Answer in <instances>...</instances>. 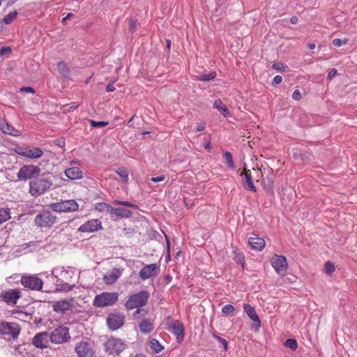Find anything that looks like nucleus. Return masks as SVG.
Instances as JSON below:
<instances>
[{
  "mask_svg": "<svg viewBox=\"0 0 357 357\" xmlns=\"http://www.w3.org/2000/svg\"><path fill=\"white\" fill-rule=\"evenodd\" d=\"M205 129V123H202L199 124L197 127V131H202Z\"/></svg>",
  "mask_w": 357,
  "mask_h": 357,
  "instance_id": "052dcab7",
  "label": "nucleus"
},
{
  "mask_svg": "<svg viewBox=\"0 0 357 357\" xmlns=\"http://www.w3.org/2000/svg\"><path fill=\"white\" fill-rule=\"evenodd\" d=\"M52 185L51 180L39 178L31 181L29 183V192L35 197L45 193Z\"/></svg>",
  "mask_w": 357,
  "mask_h": 357,
  "instance_id": "20e7f679",
  "label": "nucleus"
},
{
  "mask_svg": "<svg viewBox=\"0 0 357 357\" xmlns=\"http://www.w3.org/2000/svg\"><path fill=\"white\" fill-rule=\"evenodd\" d=\"M298 19L296 16H294V17H291V19H290V22L291 24H296L298 22Z\"/></svg>",
  "mask_w": 357,
  "mask_h": 357,
  "instance_id": "e2e57ef3",
  "label": "nucleus"
},
{
  "mask_svg": "<svg viewBox=\"0 0 357 357\" xmlns=\"http://www.w3.org/2000/svg\"><path fill=\"white\" fill-rule=\"evenodd\" d=\"M116 90L114 83H109L106 86V91L107 92H113Z\"/></svg>",
  "mask_w": 357,
  "mask_h": 357,
  "instance_id": "4d7b16f0",
  "label": "nucleus"
},
{
  "mask_svg": "<svg viewBox=\"0 0 357 357\" xmlns=\"http://www.w3.org/2000/svg\"><path fill=\"white\" fill-rule=\"evenodd\" d=\"M17 15V12L16 10L10 13L7 15H6L3 19V21L6 24H10L15 18H16Z\"/></svg>",
  "mask_w": 357,
  "mask_h": 357,
  "instance_id": "e433bc0d",
  "label": "nucleus"
},
{
  "mask_svg": "<svg viewBox=\"0 0 357 357\" xmlns=\"http://www.w3.org/2000/svg\"><path fill=\"white\" fill-rule=\"evenodd\" d=\"M150 294L146 290H142L137 293L130 295L125 303V307L128 310L136 309L133 313L135 319L139 318V315H146L148 311L143 309L142 307L145 306L149 301Z\"/></svg>",
  "mask_w": 357,
  "mask_h": 357,
  "instance_id": "f257e3e1",
  "label": "nucleus"
},
{
  "mask_svg": "<svg viewBox=\"0 0 357 357\" xmlns=\"http://www.w3.org/2000/svg\"><path fill=\"white\" fill-rule=\"evenodd\" d=\"M70 303L66 301H57L53 305V310L55 312H63L69 310Z\"/></svg>",
  "mask_w": 357,
  "mask_h": 357,
  "instance_id": "c85d7f7f",
  "label": "nucleus"
},
{
  "mask_svg": "<svg viewBox=\"0 0 357 357\" xmlns=\"http://www.w3.org/2000/svg\"><path fill=\"white\" fill-rule=\"evenodd\" d=\"M109 213L119 218H129L132 215V211L130 210L123 208H113L112 206Z\"/></svg>",
  "mask_w": 357,
  "mask_h": 357,
  "instance_id": "393cba45",
  "label": "nucleus"
},
{
  "mask_svg": "<svg viewBox=\"0 0 357 357\" xmlns=\"http://www.w3.org/2000/svg\"><path fill=\"white\" fill-rule=\"evenodd\" d=\"M212 335H213V337L215 339H216L223 346L225 350H227V341L225 339H224V338L217 335L215 333H213Z\"/></svg>",
  "mask_w": 357,
  "mask_h": 357,
  "instance_id": "c03bdc74",
  "label": "nucleus"
},
{
  "mask_svg": "<svg viewBox=\"0 0 357 357\" xmlns=\"http://www.w3.org/2000/svg\"><path fill=\"white\" fill-rule=\"evenodd\" d=\"M273 68L275 70H281L284 69V66L282 63L278 62L273 63Z\"/></svg>",
  "mask_w": 357,
  "mask_h": 357,
  "instance_id": "5fc2aeb1",
  "label": "nucleus"
},
{
  "mask_svg": "<svg viewBox=\"0 0 357 357\" xmlns=\"http://www.w3.org/2000/svg\"><path fill=\"white\" fill-rule=\"evenodd\" d=\"M284 346L292 350H296L298 347V344L296 340L289 338L285 341Z\"/></svg>",
  "mask_w": 357,
  "mask_h": 357,
  "instance_id": "4c0bfd02",
  "label": "nucleus"
},
{
  "mask_svg": "<svg viewBox=\"0 0 357 357\" xmlns=\"http://www.w3.org/2000/svg\"><path fill=\"white\" fill-rule=\"evenodd\" d=\"M50 335L47 332L37 333L32 340V344L37 348H47L49 344Z\"/></svg>",
  "mask_w": 357,
  "mask_h": 357,
  "instance_id": "6ab92c4d",
  "label": "nucleus"
},
{
  "mask_svg": "<svg viewBox=\"0 0 357 357\" xmlns=\"http://www.w3.org/2000/svg\"><path fill=\"white\" fill-rule=\"evenodd\" d=\"M58 70L60 72L61 74H62L63 76L66 77L69 75V70L67 67V65L66 63L61 61L58 63Z\"/></svg>",
  "mask_w": 357,
  "mask_h": 357,
  "instance_id": "c9c22d12",
  "label": "nucleus"
},
{
  "mask_svg": "<svg viewBox=\"0 0 357 357\" xmlns=\"http://www.w3.org/2000/svg\"><path fill=\"white\" fill-rule=\"evenodd\" d=\"M248 243L253 249L257 250H261L266 244L264 239L259 237L250 238Z\"/></svg>",
  "mask_w": 357,
  "mask_h": 357,
  "instance_id": "bb28decb",
  "label": "nucleus"
},
{
  "mask_svg": "<svg viewBox=\"0 0 357 357\" xmlns=\"http://www.w3.org/2000/svg\"><path fill=\"white\" fill-rule=\"evenodd\" d=\"M118 298L119 294L116 292H102L95 296L93 305L96 307L110 306L114 305Z\"/></svg>",
  "mask_w": 357,
  "mask_h": 357,
  "instance_id": "39448f33",
  "label": "nucleus"
},
{
  "mask_svg": "<svg viewBox=\"0 0 357 357\" xmlns=\"http://www.w3.org/2000/svg\"><path fill=\"white\" fill-rule=\"evenodd\" d=\"M125 321V317L121 313H111L107 318V325L109 328L115 331L121 328Z\"/></svg>",
  "mask_w": 357,
  "mask_h": 357,
  "instance_id": "dca6fc26",
  "label": "nucleus"
},
{
  "mask_svg": "<svg viewBox=\"0 0 357 357\" xmlns=\"http://www.w3.org/2000/svg\"><path fill=\"white\" fill-rule=\"evenodd\" d=\"M335 270V267L334 264L331 261H327L325 264V271L326 273L331 275Z\"/></svg>",
  "mask_w": 357,
  "mask_h": 357,
  "instance_id": "58836bf2",
  "label": "nucleus"
},
{
  "mask_svg": "<svg viewBox=\"0 0 357 357\" xmlns=\"http://www.w3.org/2000/svg\"><path fill=\"white\" fill-rule=\"evenodd\" d=\"M112 206L105 202H98L95 204V209L98 211L102 212L107 211L110 213Z\"/></svg>",
  "mask_w": 357,
  "mask_h": 357,
  "instance_id": "7c9ffc66",
  "label": "nucleus"
},
{
  "mask_svg": "<svg viewBox=\"0 0 357 357\" xmlns=\"http://www.w3.org/2000/svg\"><path fill=\"white\" fill-rule=\"evenodd\" d=\"M282 82V77L281 75H276L273 78L272 84L273 85L278 84H280Z\"/></svg>",
  "mask_w": 357,
  "mask_h": 357,
  "instance_id": "864d4df0",
  "label": "nucleus"
},
{
  "mask_svg": "<svg viewBox=\"0 0 357 357\" xmlns=\"http://www.w3.org/2000/svg\"><path fill=\"white\" fill-rule=\"evenodd\" d=\"M292 98L296 100H299L301 98V94L299 90H295L292 94Z\"/></svg>",
  "mask_w": 357,
  "mask_h": 357,
  "instance_id": "603ef678",
  "label": "nucleus"
},
{
  "mask_svg": "<svg viewBox=\"0 0 357 357\" xmlns=\"http://www.w3.org/2000/svg\"><path fill=\"white\" fill-rule=\"evenodd\" d=\"M116 174L121 178L123 182L127 183L129 181V174L128 171L124 168L121 167L119 168L116 171Z\"/></svg>",
  "mask_w": 357,
  "mask_h": 357,
  "instance_id": "473e14b6",
  "label": "nucleus"
},
{
  "mask_svg": "<svg viewBox=\"0 0 357 357\" xmlns=\"http://www.w3.org/2000/svg\"><path fill=\"white\" fill-rule=\"evenodd\" d=\"M167 47L169 48L170 47V43H171L170 40H167Z\"/></svg>",
  "mask_w": 357,
  "mask_h": 357,
  "instance_id": "774afa93",
  "label": "nucleus"
},
{
  "mask_svg": "<svg viewBox=\"0 0 357 357\" xmlns=\"http://www.w3.org/2000/svg\"><path fill=\"white\" fill-rule=\"evenodd\" d=\"M104 350L109 356H119L126 349V343L120 338L111 337L103 344Z\"/></svg>",
  "mask_w": 357,
  "mask_h": 357,
  "instance_id": "f03ea898",
  "label": "nucleus"
},
{
  "mask_svg": "<svg viewBox=\"0 0 357 357\" xmlns=\"http://www.w3.org/2000/svg\"><path fill=\"white\" fill-rule=\"evenodd\" d=\"M79 105H77L76 102H72L69 105H65V109L66 112H72L74 109H77Z\"/></svg>",
  "mask_w": 357,
  "mask_h": 357,
  "instance_id": "de8ad7c7",
  "label": "nucleus"
},
{
  "mask_svg": "<svg viewBox=\"0 0 357 357\" xmlns=\"http://www.w3.org/2000/svg\"><path fill=\"white\" fill-rule=\"evenodd\" d=\"M70 338L69 328L63 326L54 329L50 335V340L54 344H63L68 341Z\"/></svg>",
  "mask_w": 357,
  "mask_h": 357,
  "instance_id": "6e6552de",
  "label": "nucleus"
},
{
  "mask_svg": "<svg viewBox=\"0 0 357 357\" xmlns=\"http://www.w3.org/2000/svg\"><path fill=\"white\" fill-rule=\"evenodd\" d=\"M14 151L21 156L30 159H38L43 155V150L37 147L16 146Z\"/></svg>",
  "mask_w": 357,
  "mask_h": 357,
  "instance_id": "1a4fd4ad",
  "label": "nucleus"
},
{
  "mask_svg": "<svg viewBox=\"0 0 357 357\" xmlns=\"http://www.w3.org/2000/svg\"><path fill=\"white\" fill-rule=\"evenodd\" d=\"M271 263L275 272L281 275L284 276L288 269V263L286 257L283 255H275L271 259Z\"/></svg>",
  "mask_w": 357,
  "mask_h": 357,
  "instance_id": "f8f14e48",
  "label": "nucleus"
},
{
  "mask_svg": "<svg viewBox=\"0 0 357 357\" xmlns=\"http://www.w3.org/2000/svg\"><path fill=\"white\" fill-rule=\"evenodd\" d=\"M216 77V73L211 71L208 73L201 74L197 77V80L200 81H211Z\"/></svg>",
  "mask_w": 357,
  "mask_h": 357,
  "instance_id": "2f4dec72",
  "label": "nucleus"
},
{
  "mask_svg": "<svg viewBox=\"0 0 357 357\" xmlns=\"http://www.w3.org/2000/svg\"><path fill=\"white\" fill-rule=\"evenodd\" d=\"M102 229V222L98 219H92L85 223L82 224L78 228V231L80 232H95Z\"/></svg>",
  "mask_w": 357,
  "mask_h": 357,
  "instance_id": "f3484780",
  "label": "nucleus"
},
{
  "mask_svg": "<svg viewBox=\"0 0 357 357\" xmlns=\"http://www.w3.org/2000/svg\"><path fill=\"white\" fill-rule=\"evenodd\" d=\"M213 107L218 109L220 114L225 117H228L230 116V113L227 107L223 104L220 99H217L214 101Z\"/></svg>",
  "mask_w": 357,
  "mask_h": 357,
  "instance_id": "cd10ccee",
  "label": "nucleus"
},
{
  "mask_svg": "<svg viewBox=\"0 0 357 357\" xmlns=\"http://www.w3.org/2000/svg\"><path fill=\"white\" fill-rule=\"evenodd\" d=\"M0 130L3 133L18 137L21 135L20 132L10 125L4 118H0Z\"/></svg>",
  "mask_w": 357,
  "mask_h": 357,
  "instance_id": "412c9836",
  "label": "nucleus"
},
{
  "mask_svg": "<svg viewBox=\"0 0 357 357\" xmlns=\"http://www.w3.org/2000/svg\"><path fill=\"white\" fill-rule=\"evenodd\" d=\"M113 203L114 204L122 205L124 206L137 208V206L136 204L127 201L114 200Z\"/></svg>",
  "mask_w": 357,
  "mask_h": 357,
  "instance_id": "ea45409f",
  "label": "nucleus"
},
{
  "mask_svg": "<svg viewBox=\"0 0 357 357\" xmlns=\"http://www.w3.org/2000/svg\"><path fill=\"white\" fill-rule=\"evenodd\" d=\"M183 202H184L185 206L188 209L191 208L195 205L193 199H190V198H184Z\"/></svg>",
  "mask_w": 357,
  "mask_h": 357,
  "instance_id": "49530a36",
  "label": "nucleus"
},
{
  "mask_svg": "<svg viewBox=\"0 0 357 357\" xmlns=\"http://www.w3.org/2000/svg\"><path fill=\"white\" fill-rule=\"evenodd\" d=\"M40 172V169L33 165H23L17 173V178L20 181H26L38 176Z\"/></svg>",
  "mask_w": 357,
  "mask_h": 357,
  "instance_id": "ddd939ff",
  "label": "nucleus"
},
{
  "mask_svg": "<svg viewBox=\"0 0 357 357\" xmlns=\"http://www.w3.org/2000/svg\"><path fill=\"white\" fill-rule=\"evenodd\" d=\"M337 73V71L336 69H332L328 74V78L329 79H331L333 77H334Z\"/></svg>",
  "mask_w": 357,
  "mask_h": 357,
  "instance_id": "13d9d810",
  "label": "nucleus"
},
{
  "mask_svg": "<svg viewBox=\"0 0 357 357\" xmlns=\"http://www.w3.org/2000/svg\"><path fill=\"white\" fill-rule=\"evenodd\" d=\"M21 91H24V92H26V93H34V92H35L34 89L30 86L22 88Z\"/></svg>",
  "mask_w": 357,
  "mask_h": 357,
  "instance_id": "bf43d9fd",
  "label": "nucleus"
},
{
  "mask_svg": "<svg viewBox=\"0 0 357 357\" xmlns=\"http://www.w3.org/2000/svg\"><path fill=\"white\" fill-rule=\"evenodd\" d=\"M260 172H261V176H263L265 174H266L267 175L268 174H271L273 171H272V169L270 168L267 165L266 166L264 165H261L259 169Z\"/></svg>",
  "mask_w": 357,
  "mask_h": 357,
  "instance_id": "37998d69",
  "label": "nucleus"
},
{
  "mask_svg": "<svg viewBox=\"0 0 357 357\" xmlns=\"http://www.w3.org/2000/svg\"><path fill=\"white\" fill-rule=\"evenodd\" d=\"M89 123L93 128L97 127H104L108 125L107 121H96L94 120L90 119Z\"/></svg>",
  "mask_w": 357,
  "mask_h": 357,
  "instance_id": "a19ab883",
  "label": "nucleus"
},
{
  "mask_svg": "<svg viewBox=\"0 0 357 357\" xmlns=\"http://www.w3.org/2000/svg\"><path fill=\"white\" fill-rule=\"evenodd\" d=\"M74 350L77 357H93L96 354L95 344L89 340L77 342Z\"/></svg>",
  "mask_w": 357,
  "mask_h": 357,
  "instance_id": "423d86ee",
  "label": "nucleus"
},
{
  "mask_svg": "<svg viewBox=\"0 0 357 357\" xmlns=\"http://www.w3.org/2000/svg\"><path fill=\"white\" fill-rule=\"evenodd\" d=\"M49 208L58 213L75 212L78 210L79 204L74 199H68L52 203L49 205Z\"/></svg>",
  "mask_w": 357,
  "mask_h": 357,
  "instance_id": "0eeeda50",
  "label": "nucleus"
},
{
  "mask_svg": "<svg viewBox=\"0 0 357 357\" xmlns=\"http://www.w3.org/2000/svg\"><path fill=\"white\" fill-rule=\"evenodd\" d=\"M11 48L10 47H2L0 49V56H4L11 52Z\"/></svg>",
  "mask_w": 357,
  "mask_h": 357,
  "instance_id": "8fccbe9b",
  "label": "nucleus"
},
{
  "mask_svg": "<svg viewBox=\"0 0 357 357\" xmlns=\"http://www.w3.org/2000/svg\"><path fill=\"white\" fill-rule=\"evenodd\" d=\"M160 271L156 264H151L144 266L139 273V276L142 280H146L153 276H156Z\"/></svg>",
  "mask_w": 357,
  "mask_h": 357,
  "instance_id": "a211bd4d",
  "label": "nucleus"
},
{
  "mask_svg": "<svg viewBox=\"0 0 357 357\" xmlns=\"http://www.w3.org/2000/svg\"><path fill=\"white\" fill-rule=\"evenodd\" d=\"M205 149H211V144L210 143H208L206 144L205 146H204Z\"/></svg>",
  "mask_w": 357,
  "mask_h": 357,
  "instance_id": "338daca9",
  "label": "nucleus"
},
{
  "mask_svg": "<svg viewBox=\"0 0 357 357\" xmlns=\"http://www.w3.org/2000/svg\"><path fill=\"white\" fill-rule=\"evenodd\" d=\"M149 346L155 353H159L164 349V347L156 339L151 340L149 341Z\"/></svg>",
  "mask_w": 357,
  "mask_h": 357,
  "instance_id": "c756f323",
  "label": "nucleus"
},
{
  "mask_svg": "<svg viewBox=\"0 0 357 357\" xmlns=\"http://www.w3.org/2000/svg\"><path fill=\"white\" fill-rule=\"evenodd\" d=\"M223 158H225L228 167L230 169H234V162L233 161V156H232L231 153L229 151H227L224 153Z\"/></svg>",
  "mask_w": 357,
  "mask_h": 357,
  "instance_id": "f704fd0d",
  "label": "nucleus"
},
{
  "mask_svg": "<svg viewBox=\"0 0 357 357\" xmlns=\"http://www.w3.org/2000/svg\"><path fill=\"white\" fill-rule=\"evenodd\" d=\"M65 175L71 180L80 179L83 177L82 171L77 167L66 169Z\"/></svg>",
  "mask_w": 357,
  "mask_h": 357,
  "instance_id": "a878e982",
  "label": "nucleus"
},
{
  "mask_svg": "<svg viewBox=\"0 0 357 357\" xmlns=\"http://www.w3.org/2000/svg\"><path fill=\"white\" fill-rule=\"evenodd\" d=\"M74 287H75V285H70L69 284L66 283V284L61 285V290L68 292V291H71Z\"/></svg>",
  "mask_w": 357,
  "mask_h": 357,
  "instance_id": "3c124183",
  "label": "nucleus"
},
{
  "mask_svg": "<svg viewBox=\"0 0 357 357\" xmlns=\"http://www.w3.org/2000/svg\"><path fill=\"white\" fill-rule=\"evenodd\" d=\"M21 297L22 292L19 289L4 290L0 294V299L8 304L15 305Z\"/></svg>",
  "mask_w": 357,
  "mask_h": 357,
  "instance_id": "2eb2a0df",
  "label": "nucleus"
},
{
  "mask_svg": "<svg viewBox=\"0 0 357 357\" xmlns=\"http://www.w3.org/2000/svg\"><path fill=\"white\" fill-rule=\"evenodd\" d=\"M243 175L244 176V178L242 180V184H243V188L245 190H250L252 192H256L257 188L254 185L253 182H252V176L251 170H250V169L248 170V169H246L245 167H244L243 171L241 172L240 176H243Z\"/></svg>",
  "mask_w": 357,
  "mask_h": 357,
  "instance_id": "aec40b11",
  "label": "nucleus"
},
{
  "mask_svg": "<svg viewBox=\"0 0 357 357\" xmlns=\"http://www.w3.org/2000/svg\"><path fill=\"white\" fill-rule=\"evenodd\" d=\"M153 321V319L149 318L142 319L138 324V327L140 333L143 334L151 333L154 329Z\"/></svg>",
  "mask_w": 357,
  "mask_h": 357,
  "instance_id": "5701e85b",
  "label": "nucleus"
},
{
  "mask_svg": "<svg viewBox=\"0 0 357 357\" xmlns=\"http://www.w3.org/2000/svg\"><path fill=\"white\" fill-rule=\"evenodd\" d=\"M121 274L122 271H121L119 268H113L110 272L104 275L103 280L107 284H113L118 280Z\"/></svg>",
  "mask_w": 357,
  "mask_h": 357,
  "instance_id": "b1692460",
  "label": "nucleus"
},
{
  "mask_svg": "<svg viewBox=\"0 0 357 357\" xmlns=\"http://www.w3.org/2000/svg\"><path fill=\"white\" fill-rule=\"evenodd\" d=\"M165 179V176H156V177H152L151 178V181L154 183H156V182L163 181Z\"/></svg>",
  "mask_w": 357,
  "mask_h": 357,
  "instance_id": "6e6d98bb",
  "label": "nucleus"
},
{
  "mask_svg": "<svg viewBox=\"0 0 357 357\" xmlns=\"http://www.w3.org/2000/svg\"><path fill=\"white\" fill-rule=\"evenodd\" d=\"M10 218V210L8 208H0V225L6 222Z\"/></svg>",
  "mask_w": 357,
  "mask_h": 357,
  "instance_id": "72a5a7b5",
  "label": "nucleus"
},
{
  "mask_svg": "<svg viewBox=\"0 0 357 357\" xmlns=\"http://www.w3.org/2000/svg\"><path fill=\"white\" fill-rule=\"evenodd\" d=\"M234 310V307L231 304L225 305L222 307V312L227 314L233 313Z\"/></svg>",
  "mask_w": 357,
  "mask_h": 357,
  "instance_id": "79ce46f5",
  "label": "nucleus"
},
{
  "mask_svg": "<svg viewBox=\"0 0 357 357\" xmlns=\"http://www.w3.org/2000/svg\"><path fill=\"white\" fill-rule=\"evenodd\" d=\"M71 16H73L72 13H68L66 17L63 18V22L66 21L67 19L70 18Z\"/></svg>",
  "mask_w": 357,
  "mask_h": 357,
  "instance_id": "69168bd1",
  "label": "nucleus"
},
{
  "mask_svg": "<svg viewBox=\"0 0 357 357\" xmlns=\"http://www.w3.org/2000/svg\"><path fill=\"white\" fill-rule=\"evenodd\" d=\"M168 327L169 330L171 331L176 336V340L178 343L183 342L184 339V326L182 322L178 320H172L168 319Z\"/></svg>",
  "mask_w": 357,
  "mask_h": 357,
  "instance_id": "4468645a",
  "label": "nucleus"
},
{
  "mask_svg": "<svg viewBox=\"0 0 357 357\" xmlns=\"http://www.w3.org/2000/svg\"><path fill=\"white\" fill-rule=\"evenodd\" d=\"M243 308L249 318L253 321L256 329H259L261 326V322L255 307L250 304H245Z\"/></svg>",
  "mask_w": 357,
  "mask_h": 357,
  "instance_id": "4be33fe9",
  "label": "nucleus"
},
{
  "mask_svg": "<svg viewBox=\"0 0 357 357\" xmlns=\"http://www.w3.org/2000/svg\"><path fill=\"white\" fill-rule=\"evenodd\" d=\"M167 260L170 259V248H169V241L167 240Z\"/></svg>",
  "mask_w": 357,
  "mask_h": 357,
  "instance_id": "680f3d73",
  "label": "nucleus"
},
{
  "mask_svg": "<svg viewBox=\"0 0 357 357\" xmlns=\"http://www.w3.org/2000/svg\"><path fill=\"white\" fill-rule=\"evenodd\" d=\"M136 26H137L136 20H135L133 19H130V21H129V30H130V31L133 33L135 31V29H136Z\"/></svg>",
  "mask_w": 357,
  "mask_h": 357,
  "instance_id": "09e8293b",
  "label": "nucleus"
},
{
  "mask_svg": "<svg viewBox=\"0 0 357 357\" xmlns=\"http://www.w3.org/2000/svg\"><path fill=\"white\" fill-rule=\"evenodd\" d=\"M316 45L314 43H311V44H309L308 45V47L310 49V50H314L315 48Z\"/></svg>",
  "mask_w": 357,
  "mask_h": 357,
  "instance_id": "0e129e2a",
  "label": "nucleus"
},
{
  "mask_svg": "<svg viewBox=\"0 0 357 357\" xmlns=\"http://www.w3.org/2000/svg\"><path fill=\"white\" fill-rule=\"evenodd\" d=\"M56 221V217L50 211L43 210L36 215L34 225L38 228H51Z\"/></svg>",
  "mask_w": 357,
  "mask_h": 357,
  "instance_id": "7ed1b4c3",
  "label": "nucleus"
},
{
  "mask_svg": "<svg viewBox=\"0 0 357 357\" xmlns=\"http://www.w3.org/2000/svg\"><path fill=\"white\" fill-rule=\"evenodd\" d=\"M20 283L24 287L33 291H40L43 285V280L36 275L22 276Z\"/></svg>",
  "mask_w": 357,
  "mask_h": 357,
  "instance_id": "9d476101",
  "label": "nucleus"
},
{
  "mask_svg": "<svg viewBox=\"0 0 357 357\" xmlns=\"http://www.w3.org/2000/svg\"><path fill=\"white\" fill-rule=\"evenodd\" d=\"M20 326L13 322L0 321V335L11 336L17 339L20 333Z\"/></svg>",
  "mask_w": 357,
  "mask_h": 357,
  "instance_id": "9b49d317",
  "label": "nucleus"
},
{
  "mask_svg": "<svg viewBox=\"0 0 357 357\" xmlns=\"http://www.w3.org/2000/svg\"><path fill=\"white\" fill-rule=\"evenodd\" d=\"M348 42V39L341 40L340 38H335L333 40V45L335 47H340L343 45H346Z\"/></svg>",
  "mask_w": 357,
  "mask_h": 357,
  "instance_id": "a18cd8bd",
  "label": "nucleus"
}]
</instances>
